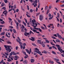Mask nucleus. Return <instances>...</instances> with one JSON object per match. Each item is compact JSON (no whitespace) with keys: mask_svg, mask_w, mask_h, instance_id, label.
<instances>
[{"mask_svg":"<svg viewBox=\"0 0 64 64\" xmlns=\"http://www.w3.org/2000/svg\"><path fill=\"white\" fill-rule=\"evenodd\" d=\"M56 46L57 47L58 49V50L59 51H60V52L61 53H62V50L61 49V48L60 47V45H58V44H56Z\"/></svg>","mask_w":64,"mask_h":64,"instance_id":"obj_1","label":"nucleus"},{"mask_svg":"<svg viewBox=\"0 0 64 64\" xmlns=\"http://www.w3.org/2000/svg\"><path fill=\"white\" fill-rule=\"evenodd\" d=\"M4 46L5 48H6V49H7L8 48V49H9V48H10V47H11V46H7L6 45H4Z\"/></svg>","mask_w":64,"mask_h":64,"instance_id":"obj_2","label":"nucleus"},{"mask_svg":"<svg viewBox=\"0 0 64 64\" xmlns=\"http://www.w3.org/2000/svg\"><path fill=\"white\" fill-rule=\"evenodd\" d=\"M43 16L42 15H40V21H42L43 20Z\"/></svg>","mask_w":64,"mask_h":64,"instance_id":"obj_3","label":"nucleus"},{"mask_svg":"<svg viewBox=\"0 0 64 64\" xmlns=\"http://www.w3.org/2000/svg\"><path fill=\"white\" fill-rule=\"evenodd\" d=\"M34 49L35 50H36L34 51V52L37 53L38 51H39V49L37 48H35Z\"/></svg>","mask_w":64,"mask_h":64,"instance_id":"obj_4","label":"nucleus"},{"mask_svg":"<svg viewBox=\"0 0 64 64\" xmlns=\"http://www.w3.org/2000/svg\"><path fill=\"white\" fill-rule=\"evenodd\" d=\"M31 38H29V39L30 40H31V41H35V39L33 37H31Z\"/></svg>","mask_w":64,"mask_h":64,"instance_id":"obj_5","label":"nucleus"},{"mask_svg":"<svg viewBox=\"0 0 64 64\" xmlns=\"http://www.w3.org/2000/svg\"><path fill=\"white\" fill-rule=\"evenodd\" d=\"M38 43H39V44H40L41 45L42 44V42H41V40H38Z\"/></svg>","mask_w":64,"mask_h":64,"instance_id":"obj_6","label":"nucleus"},{"mask_svg":"<svg viewBox=\"0 0 64 64\" xmlns=\"http://www.w3.org/2000/svg\"><path fill=\"white\" fill-rule=\"evenodd\" d=\"M24 35L25 36H27V35H28L29 36V35H30V34L28 32H25L24 33Z\"/></svg>","mask_w":64,"mask_h":64,"instance_id":"obj_7","label":"nucleus"},{"mask_svg":"<svg viewBox=\"0 0 64 64\" xmlns=\"http://www.w3.org/2000/svg\"><path fill=\"white\" fill-rule=\"evenodd\" d=\"M23 63L25 64H27L28 63V62L26 60H25V61H23Z\"/></svg>","mask_w":64,"mask_h":64,"instance_id":"obj_8","label":"nucleus"},{"mask_svg":"<svg viewBox=\"0 0 64 64\" xmlns=\"http://www.w3.org/2000/svg\"><path fill=\"white\" fill-rule=\"evenodd\" d=\"M6 50L8 51L9 52H11V49L10 48H8L7 49H6Z\"/></svg>","mask_w":64,"mask_h":64,"instance_id":"obj_9","label":"nucleus"},{"mask_svg":"<svg viewBox=\"0 0 64 64\" xmlns=\"http://www.w3.org/2000/svg\"><path fill=\"white\" fill-rule=\"evenodd\" d=\"M25 50L29 54H30V52L29 50L27 49H26Z\"/></svg>","mask_w":64,"mask_h":64,"instance_id":"obj_10","label":"nucleus"},{"mask_svg":"<svg viewBox=\"0 0 64 64\" xmlns=\"http://www.w3.org/2000/svg\"><path fill=\"white\" fill-rule=\"evenodd\" d=\"M34 61L35 60L33 58H32L30 60V62L31 63H33Z\"/></svg>","mask_w":64,"mask_h":64,"instance_id":"obj_11","label":"nucleus"},{"mask_svg":"<svg viewBox=\"0 0 64 64\" xmlns=\"http://www.w3.org/2000/svg\"><path fill=\"white\" fill-rule=\"evenodd\" d=\"M49 62L50 63H52V64H53L54 63V62L53 61H51L50 60H49Z\"/></svg>","mask_w":64,"mask_h":64,"instance_id":"obj_12","label":"nucleus"},{"mask_svg":"<svg viewBox=\"0 0 64 64\" xmlns=\"http://www.w3.org/2000/svg\"><path fill=\"white\" fill-rule=\"evenodd\" d=\"M8 60H7V61L8 62H10V61H12V60L10 59L9 58H8Z\"/></svg>","mask_w":64,"mask_h":64,"instance_id":"obj_13","label":"nucleus"},{"mask_svg":"<svg viewBox=\"0 0 64 64\" xmlns=\"http://www.w3.org/2000/svg\"><path fill=\"white\" fill-rule=\"evenodd\" d=\"M22 53H23V54H24L25 55H26V52H24V51H22Z\"/></svg>","mask_w":64,"mask_h":64,"instance_id":"obj_14","label":"nucleus"},{"mask_svg":"<svg viewBox=\"0 0 64 64\" xmlns=\"http://www.w3.org/2000/svg\"><path fill=\"white\" fill-rule=\"evenodd\" d=\"M26 55H25V56H24V58H25V59H26V58H28V55H27V54H26Z\"/></svg>","mask_w":64,"mask_h":64,"instance_id":"obj_15","label":"nucleus"},{"mask_svg":"<svg viewBox=\"0 0 64 64\" xmlns=\"http://www.w3.org/2000/svg\"><path fill=\"white\" fill-rule=\"evenodd\" d=\"M42 45L43 47L44 48V47H45V44H42Z\"/></svg>","mask_w":64,"mask_h":64,"instance_id":"obj_16","label":"nucleus"},{"mask_svg":"<svg viewBox=\"0 0 64 64\" xmlns=\"http://www.w3.org/2000/svg\"><path fill=\"white\" fill-rule=\"evenodd\" d=\"M4 34H5V32H2L0 34V35H4Z\"/></svg>","mask_w":64,"mask_h":64,"instance_id":"obj_17","label":"nucleus"},{"mask_svg":"<svg viewBox=\"0 0 64 64\" xmlns=\"http://www.w3.org/2000/svg\"><path fill=\"white\" fill-rule=\"evenodd\" d=\"M12 52V54L13 55H16V54H15V52Z\"/></svg>","mask_w":64,"mask_h":64,"instance_id":"obj_18","label":"nucleus"},{"mask_svg":"<svg viewBox=\"0 0 64 64\" xmlns=\"http://www.w3.org/2000/svg\"><path fill=\"white\" fill-rule=\"evenodd\" d=\"M56 42H60V41L59 40H56Z\"/></svg>","mask_w":64,"mask_h":64,"instance_id":"obj_19","label":"nucleus"},{"mask_svg":"<svg viewBox=\"0 0 64 64\" xmlns=\"http://www.w3.org/2000/svg\"><path fill=\"white\" fill-rule=\"evenodd\" d=\"M46 43H50V42H49V41H48V40H46Z\"/></svg>","mask_w":64,"mask_h":64,"instance_id":"obj_20","label":"nucleus"},{"mask_svg":"<svg viewBox=\"0 0 64 64\" xmlns=\"http://www.w3.org/2000/svg\"><path fill=\"white\" fill-rule=\"evenodd\" d=\"M52 53H53V54H54L55 55H56V53H55V52L54 51H52Z\"/></svg>","mask_w":64,"mask_h":64,"instance_id":"obj_21","label":"nucleus"},{"mask_svg":"<svg viewBox=\"0 0 64 64\" xmlns=\"http://www.w3.org/2000/svg\"><path fill=\"white\" fill-rule=\"evenodd\" d=\"M31 33H32V34H34V33L32 32L31 30H30L29 33H30V34H31Z\"/></svg>","mask_w":64,"mask_h":64,"instance_id":"obj_22","label":"nucleus"},{"mask_svg":"<svg viewBox=\"0 0 64 64\" xmlns=\"http://www.w3.org/2000/svg\"><path fill=\"white\" fill-rule=\"evenodd\" d=\"M49 11H50V10L49 9H48L47 10V14L49 12Z\"/></svg>","mask_w":64,"mask_h":64,"instance_id":"obj_23","label":"nucleus"},{"mask_svg":"<svg viewBox=\"0 0 64 64\" xmlns=\"http://www.w3.org/2000/svg\"><path fill=\"white\" fill-rule=\"evenodd\" d=\"M59 38H60V39H62V37L60 35L58 36Z\"/></svg>","mask_w":64,"mask_h":64,"instance_id":"obj_24","label":"nucleus"},{"mask_svg":"<svg viewBox=\"0 0 64 64\" xmlns=\"http://www.w3.org/2000/svg\"><path fill=\"white\" fill-rule=\"evenodd\" d=\"M1 5H2V7H3V6H4V3L3 2H2V3L1 4Z\"/></svg>","mask_w":64,"mask_h":64,"instance_id":"obj_25","label":"nucleus"},{"mask_svg":"<svg viewBox=\"0 0 64 64\" xmlns=\"http://www.w3.org/2000/svg\"><path fill=\"white\" fill-rule=\"evenodd\" d=\"M7 13H8V12H6L4 13V14L5 15V16H6Z\"/></svg>","mask_w":64,"mask_h":64,"instance_id":"obj_26","label":"nucleus"},{"mask_svg":"<svg viewBox=\"0 0 64 64\" xmlns=\"http://www.w3.org/2000/svg\"><path fill=\"white\" fill-rule=\"evenodd\" d=\"M7 43H8V44H11V42L9 41L7 42Z\"/></svg>","mask_w":64,"mask_h":64,"instance_id":"obj_27","label":"nucleus"},{"mask_svg":"<svg viewBox=\"0 0 64 64\" xmlns=\"http://www.w3.org/2000/svg\"><path fill=\"white\" fill-rule=\"evenodd\" d=\"M4 61V60H2L0 62V64H1L2 63H3V62Z\"/></svg>","mask_w":64,"mask_h":64,"instance_id":"obj_28","label":"nucleus"},{"mask_svg":"<svg viewBox=\"0 0 64 64\" xmlns=\"http://www.w3.org/2000/svg\"><path fill=\"white\" fill-rule=\"evenodd\" d=\"M22 23H23L24 25H25V26H26V23H25V22H23Z\"/></svg>","mask_w":64,"mask_h":64,"instance_id":"obj_29","label":"nucleus"},{"mask_svg":"<svg viewBox=\"0 0 64 64\" xmlns=\"http://www.w3.org/2000/svg\"><path fill=\"white\" fill-rule=\"evenodd\" d=\"M6 36L7 37H8V38H10V36H8V34H6Z\"/></svg>","mask_w":64,"mask_h":64,"instance_id":"obj_30","label":"nucleus"},{"mask_svg":"<svg viewBox=\"0 0 64 64\" xmlns=\"http://www.w3.org/2000/svg\"><path fill=\"white\" fill-rule=\"evenodd\" d=\"M44 52L45 54H47V52L45 50L44 51Z\"/></svg>","mask_w":64,"mask_h":64,"instance_id":"obj_31","label":"nucleus"},{"mask_svg":"<svg viewBox=\"0 0 64 64\" xmlns=\"http://www.w3.org/2000/svg\"><path fill=\"white\" fill-rule=\"evenodd\" d=\"M17 38H18V39L19 40V41H21V39H20V38H19V37H18Z\"/></svg>","mask_w":64,"mask_h":64,"instance_id":"obj_32","label":"nucleus"},{"mask_svg":"<svg viewBox=\"0 0 64 64\" xmlns=\"http://www.w3.org/2000/svg\"><path fill=\"white\" fill-rule=\"evenodd\" d=\"M54 60H55L56 61H59V60L58 59H57L56 58H54Z\"/></svg>","mask_w":64,"mask_h":64,"instance_id":"obj_33","label":"nucleus"},{"mask_svg":"<svg viewBox=\"0 0 64 64\" xmlns=\"http://www.w3.org/2000/svg\"><path fill=\"white\" fill-rule=\"evenodd\" d=\"M27 9L28 10H29V6L28 5L27 6Z\"/></svg>","mask_w":64,"mask_h":64,"instance_id":"obj_34","label":"nucleus"},{"mask_svg":"<svg viewBox=\"0 0 64 64\" xmlns=\"http://www.w3.org/2000/svg\"><path fill=\"white\" fill-rule=\"evenodd\" d=\"M38 30H39V31L40 32H42V30H41V29L40 28H38Z\"/></svg>","mask_w":64,"mask_h":64,"instance_id":"obj_35","label":"nucleus"},{"mask_svg":"<svg viewBox=\"0 0 64 64\" xmlns=\"http://www.w3.org/2000/svg\"><path fill=\"white\" fill-rule=\"evenodd\" d=\"M30 12H31V13L33 12V10L30 9Z\"/></svg>","mask_w":64,"mask_h":64,"instance_id":"obj_36","label":"nucleus"},{"mask_svg":"<svg viewBox=\"0 0 64 64\" xmlns=\"http://www.w3.org/2000/svg\"><path fill=\"white\" fill-rule=\"evenodd\" d=\"M2 9H4V10H6V8L5 7H3V8H2Z\"/></svg>","mask_w":64,"mask_h":64,"instance_id":"obj_37","label":"nucleus"},{"mask_svg":"<svg viewBox=\"0 0 64 64\" xmlns=\"http://www.w3.org/2000/svg\"><path fill=\"white\" fill-rule=\"evenodd\" d=\"M20 48L21 49H22L23 48V46L22 45V44H20Z\"/></svg>","mask_w":64,"mask_h":64,"instance_id":"obj_38","label":"nucleus"},{"mask_svg":"<svg viewBox=\"0 0 64 64\" xmlns=\"http://www.w3.org/2000/svg\"><path fill=\"white\" fill-rule=\"evenodd\" d=\"M4 2H5V3H7L8 1L7 0H4Z\"/></svg>","mask_w":64,"mask_h":64,"instance_id":"obj_39","label":"nucleus"},{"mask_svg":"<svg viewBox=\"0 0 64 64\" xmlns=\"http://www.w3.org/2000/svg\"><path fill=\"white\" fill-rule=\"evenodd\" d=\"M13 31L14 33H16V30H15V29H13Z\"/></svg>","mask_w":64,"mask_h":64,"instance_id":"obj_40","label":"nucleus"},{"mask_svg":"<svg viewBox=\"0 0 64 64\" xmlns=\"http://www.w3.org/2000/svg\"><path fill=\"white\" fill-rule=\"evenodd\" d=\"M20 41H19V42H18L19 44H21V45H22V42H21Z\"/></svg>","mask_w":64,"mask_h":64,"instance_id":"obj_41","label":"nucleus"},{"mask_svg":"<svg viewBox=\"0 0 64 64\" xmlns=\"http://www.w3.org/2000/svg\"><path fill=\"white\" fill-rule=\"evenodd\" d=\"M32 23L33 24V25H35V23H34V21H33V20H32Z\"/></svg>","mask_w":64,"mask_h":64,"instance_id":"obj_42","label":"nucleus"},{"mask_svg":"<svg viewBox=\"0 0 64 64\" xmlns=\"http://www.w3.org/2000/svg\"><path fill=\"white\" fill-rule=\"evenodd\" d=\"M60 31L62 33V34H64V32H63V31L62 30H60Z\"/></svg>","mask_w":64,"mask_h":64,"instance_id":"obj_43","label":"nucleus"},{"mask_svg":"<svg viewBox=\"0 0 64 64\" xmlns=\"http://www.w3.org/2000/svg\"><path fill=\"white\" fill-rule=\"evenodd\" d=\"M16 26H19V23L18 22H16Z\"/></svg>","mask_w":64,"mask_h":64,"instance_id":"obj_44","label":"nucleus"},{"mask_svg":"<svg viewBox=\"0 0 64 64\" xmlns=\"http://www.w3.org/2000/svg\"><path fill=\"white\" fill-rule=\"evenodd\" d=\"M33 31H34V32H37V31L36 30H34V29H33Z\"/></svg>","mask_w":64,"mask_h":64,"instance_id":"obj_45","label":"nucleus"},{"mask_svg":"<svg viewBox=\"0 0 64 64\" xmlns=\"http://www.w3.org/2000/svg\"><path fill=\"white\" fill-rule=\"evenodd\" d=\"M24 20H25L26 22V23H27V20H26V19H25V18H24Z\"/></svg>","mask_w":64,"mask_h":64,"instance_id":"obj_46","label":"nucleus"},{"mask_svg":"<svg viewBox=\"0 0 64 64\" xmlns=\"http://www.w3.org/2000/svg\"><path fill=\"white\" fill-rule=\"evenodd\" d=\"M4 53L6 55H7V56L9 55V54L6 52H4Z\"/></svg>","mask_w":64,"mask_h":64,"instance_id":"obj_47","label":"nucleus"},{"mask_svg":"<svg viewBox=\"0 0 64 64\" xmlns=\"http://www.w3.org/2000/svg\"><path fill=\"white\" fill-rule=\"evenodd\" d=\"M12 52H11L10 54V56H12Z\"/></svg>","mask_w":64,"mask_h":64,"instance_id":"obj_48","label":"nucleus"},{"mask_svg":"<svg viewBox=\"0 0 64 64\" xmlns=\"http://www.w3.org/2000/svg\"><path fill=\"white\" fill-rule=\"evenodd\" d=\"M52 47L53 48H55V49H57V48H56V47L55 46H53Z\"/></svg>","mask_w":64,"mask_h":64,"instance_id":"obj_49","label":"nucleus"},{"mask_svg":"<svg viewBox=\"0 0 64 64\" xmlns=\"http://www.w3.org/2000/svg\"><path fill=\"white\" fill-rule=\"evenodd\" d=\"M41 28L42 29H45V28H44V27H43V26H41Z\"/></svg>","mask_w":64,"mask_h":64,"instance_id":"obj_50","label":"nucleus"},{"mask_svg":"<svg viewBox=\"0 0 64 64\" xmlns=\"http://www.w3.org/2000/svg\"><path fill=\"white\" fill-rule=\"evenodd\" d=\"M31 3H33V1H32V0H28Z\"/></svg>","mask_w":64,"mask_h":64,"instance_id":"obj_51","label":"nucleus"},{"mask_svg":"<svg viewBox=\"0 0 64 64\" xmlns=\"http://www.w3.org/2000/svg\"><path fill=\"white\" fill-rule=\"evenodd\" d=\"M34 29H36V30H38V28H36L35 27L34 28Z\"/></svg>","mask_w":64,"mask_h":64,"instance_id":"obj_52","label":"nucleus"},{"mask_svg":"<svg viewBox=\"0 0 64 64\" xmlns=\"http://www.w3.org/2000/svg\"><path fill=\"white\" fill-rule=\"evenodd\" d=\"M52 38H53V39H56V38H55V37L54 36H52Z\"/></svg>","mask_w":64,"mask_h":64,"instance_id":"obj_53","label":"nucleus"},{"mask_svg":"<svg viewBox=\"0 0 64 64\" xmlns=\"http://www.w3.org/2000/svg\"><path fill=\"white\" fill-rule=\"evenodd\" d=\"M48 16H49V17H51V14H48Z\"/></svg>","mask_w":64,"mask_h":64,"instance_id":"obj_54","label":"nucleus"},{"mask_svg":"<svg viewBox=\"0 0 64 64\" xmlns=\"http://www.w3.org/2000/svg\"><path fill=\"white\" fill-rule=\"evenodd\" d=\"M56 62V63H58L59 64H61V63H60V62Z\"/></svg>","mask_w":64,"mask_h":64,"instance_id":"obj_55","label":"nucleus"},{"mask_svg":"<svg viewBox=\"0 0 64 64\" xmlns=\"http://www.w3.org/2000/svg\"><path fill=\"white\" fill-rule=\"evenodd\" d=\"M38 36H42V35L41 34H38L37 35Z\"/></svg>","mask_w":64,"mask_h":64,"instance_id":"obj_56","label":"nucleus"},{"mask_svg":"<svg viewBox=\"0 0 64 64\" xmlns=\"http://www.w3.org/2000/svg\"><path fill=\"white\" fill-rule=\"evenodd\" d=\"M41 52L39 51H38V52H37V53H38V54H41Z\"/></svg>","mask_w":64,"mask_h":64,"instance_id":"obj_57","label":"nucleus"},{"mask_svg":"<svg viewBox=\"0 0 64 64\" xmlns=\"http://www.w3.org/2000/svg\"><path fill=\"white\" fill-rule=\"evenodd\" d=\"M47 9H48V7L47 6H46L45 8V10H47Z\"/></svg>","mask_w":64,"mask_h":64,"instance_id":"obj_58","label":"nucleus"},{"mask_svg":"<svg viewBox=\"0 0 64 64\" xmlns=\"http://www.w3.org/2000/svg\"><path fill=\"white\" fill-rule=\"evenodd\" d=\"M32 44L33 45H34V46H36V44H35L32 43Z\"/></svg>","mask_w":64,"mask_h":64,"instance_id":"obj_59","label":"nucleus"},{"mask_svg":"<svg viewBox=\"0 0 64 64\" xmlns=\"http://www.w3.org/2000/svg\"><path fill=\"white\" fill-rule=\"evenodd\" d=\"M48 48L49 49H50V50H51V49H52V47L50 46Z\"/></svg>","mask_w":64,"mask_h":64,"instance_id":"obj_60","label":"nucleus"},{"mask_svg":"<svg viewBox=\"0 0 64 64\" xmlns=\"http://www.w3.org/2000/svg\"><path fill=\"white\" fill-rule=\"evenodd\" d=\"M9 28H11V29H12L13 28V27L12 26H10L9 27Z\"/></svg>","mask_w":64,"mask_h":64,"instance_id":"obj_61","label":"nucleus"},{"mask_svg":"<svg viewBox=\"0 0 64 64\" xmlns=\"http://www.w3.org/2000/svg\"><path fill=\"white\" fill-rule=\"evenodd\" d=\"M16 12H19V9H17L16 10Z\"/></svg>","mask_w":64,"mask_h":64,"instance_id":"obj_62","label":"nucleus"},{"mask_svg":"<svg viewBox=\"0 0 64 64\" xmlns=\"http://www.w3.org/2000/svg\"><path fill=\"white\" fill-rule=\"evenodd\" d=\"M26 15L28 17H30V16L28 15L27 14H26Z\"/></svg>","mask_w":64,"mask_h":64,"instance_id":"obj_63","label":"nucleus"},{"mask_svg":"<svg viewBox=\"0 0 64 64\" xmlns=\"http://www.w3.org/2000/svg\"><path fill=\"white\" fill-rule=\"evenodd\" d=\"M57 14H58L57 17H58L59 18V13H58Z\"/></svg>","mask_w":64,"mask_h":64,"instance_id":"obj_64","label":"nucleus"}]
</instances>
